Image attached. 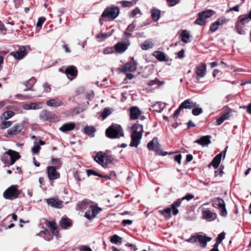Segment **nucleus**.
I'll list each match as a JSON object with an SVG mask.
<instances>
[{"label": "nucleus", "mask_w": 251, "mask_h": 251, "mask_svg": "<svg viewBox=\"0 0 251 251\" xmlns=\"http://www.w3.org/2000/svg\"><path fill=\"white\" fill-rule=\"evenodd\" d=\"M45 20H46L45 18H44L43 17H40L38 19V22H37V24H36L37 26H38V27H41L42 26L43 24L45 21Z\"/></svg>", "instance_id": "obj_56"}, {"label": "nucleus", "mask_w": 251, "mask_h": 251, "mask_svg": "<svg viewBox=\"0 0 251 251\" xmlns=\"http://www.w3.org/2000/svg\"><path fill=\"white\" fill-rule=\"evenodd\" d=\"M105 133L110 138H119L124 136V132L122 126L115 124L112 125L106 130Z\"/></svg>", "instance_id": "obj_4"}, {"label": "nucleus", "mask_w": 251, "mask_h": 251, "mask_svg": "<svg viewBox=\"0 0 251 251\" xmlns=\"http://www.w3.org/2000/svg\"><path fill=\"white\" fill-rule=\"evenodd\" d=\"M105 154V153L102 151L98 152L96 155L94 157V160L99 164L102 165V166H104L105 165L104 164Z\"/></svg>", "instance_id": "obj_22"}, {"label": "nucleus", "mask_w": 251, "mask_h": 251, "mask_svg": "<svg viewBox=\"0 0 251 251\" xmlns=\"http://www.w3.org/2000/svg\"><path fill=\"white\" fill-rule=\"evenodd\" d=\"M113 161V158L110 156L107 155L106 154L104 156V164H105L104 167H106L107 165L109 163H111Z\"/></svg>", "instance_id": "obj_51"}, {"label": "nucleus", "mask_w": 251, "mask_h": 251, "mask_svg": "<svg viewBox=\"0 0 251 251\" xmlns=\"http://www.w3.org/2000/svg\"><path fill=\"white\" fill-rule=\"evenodd\" d=\"M217 22H219V25H222L225 23H226L227 22V20L226 19L222 18L221 19H219L218 20L216 21Z\"/></svg>", "instance_id": "obj_62"}, {"label": "nucleus", "mask_w": 251, "mask_h": 251, "mask_svg": "<svg viewBox=\"0 0 251 251\" xmlns=\"http://www.w3.org/2000/svg\"><path fill=\"white\" fill-rule=\"evenodd\" d=\"M164 107L165 106L164 103L160 102H157L156 103L152 105L153 110L157 112L162 111L164 109Z\"/></svg>", "instance_id": "obj_39"}, {"label": "nucleus", "mask_w": 251, "mask_h": 251, "mask_svg": "<svg viewBox=\"0 0 251 251\" xmlns=\"http://www.w3.org/2000/svg\"><path fill=\"white\" fill-rule=\"evenodd\" d=\"M12 125L10 121H3L0 125V128L4 129L9 127Z\"/></svg>", "instance_id": "obj_52"}, {"label": "nucleus", "mask_w": 251, "mask_h": 251, "mask_svg": "<svg viewBox=\"0 0 251 251\" xmlns=\"http://www.w3.org/2000/svg\"><path fill=\"white\" fill-rule=\"evenodd\" d=\"M119 3L122 4L123 7H130L136 3V1H122Z\"/></svg>", "instance_id": "obj_43"}, {"label": "nucleus", "mask_w": 251, "mask_h": 251, "mask_svg": "<svg viewBox=\"0 0 251 251\" xmlns=\"http://www.w3.org/2000/svg\"><path fill=\"white\" fill-rule=\"evenodd\" d=\"M224 203H225L224 201L222 199H221L219 198H214L212 200V205L215 207L219 208V207L223 205L224 204Z\"/></svg>", "instance_id": "obj_34"}, {"label": "nucleus", "mask_w": 251, "mask_h": 251, "mask_svg": "<svg viewBox=\"0 0 251 251\" xmlns=\"http://www.w3.org/2000/svg\"><path fill=\"white\" fill-rule=\"evenodd\" d=\"M87 176H91V175H94V176H100V177H102V176H101L100 175H99L98 174V173H97L96 172H95V171L92 170H88L87 171Z\"/></svg>", "instance_id": "obj_58"}, {"label": "nucleus", "mask_w": 251, "mask_h": 251, "mask_svg": "<svg viewBox=\"0 0 251 251\" xmlns=\"http://www.w3.org/2000/svg\"><path fill=\"white\" fill-rule=\"evenodd\" d=\"M220 211V214L223 217H226L227 215V211L225 206V203L222 206L219 207Z\"/></svg>", "instance_id": "obj_48"}, {"label": "nucleus", "mask_w": 251, "mask_h": 251, "mask_svg": "<svg viewBox=\"0 0 251 251\" xmlns=\"http://www.w3.org/2000/svg\"><path fill=\"white\" fill-rule=\"evenodd\" d=\"M135 27V25H134V23H132L128 25L127 29L125 32V34L127 37H129L130 36V32L133 31Z\"/></svg>", "instance_id": "obj_42"}, {"label": "nucleus", "mask_w": 251, "mask_h": 251, "mask_svg": "<svg viewBox=\"0 0 251 251\" xmlns=\"http://www.w3.org/2000/svg\"><path fill=\"white\" fill-rule=\"evenodd\" d=\"M141 112L138 107L133 106L130 110V117L131 120L137 119L141 115Z\"/></svg>", "instance_id": "obj_18"}, {"label": "nucleus", "mask_w": 251, "mask_h": 251, "mask_svg": "<svg viewBox=\"0 0 251 251\" xmlns=\"http://www.w3.org/2000/svg\"><path fill=\"white\" fill-rule=\"evenodd\" d=\"M236 29L239 34L242 35L245 34V31L243 29L242 25L241 24H237Z\"/></svg>", "instance_id": "obj_50"}, {"label": "nucleus", "mask_w": 251, "mask_h": 251, "mask_svg": "<svg viewBox=\"0 0 251 251\" xmlns=\"http://www.w3.org/2000/svg\"><path fill=\"white\" fill-rule=\"evenodd\" d=\"M147 147L150 150L154 151L157 152L161 151L160 145L158 142L157 138L155 137L148 144Z\"/></svg>", "instance_id": "obj_14"}, {"label": "nucleus", "mask_w": 251, "mask_h": 251, "mask_svg": "<svg viewBox=\"0 0 251 251\" xmlns=\"http://www.w3.org/2000/svg\"><path fill=\"white\" fill-rule=\"evenodd\" d=\"M137 68V63L134 60L126 63L122 68V71L124 73L133 72Z\"/></svg>", "instance_id": "obj_11"}, {"label": "nucleus", "mask_w": 251, "mask_h": 251, "mask_svg": "<svg viewBox=\"0 0 251 251\" xmlns=\"http://www.w3.org/2000/svg\"><path fill=\"white\" fill-rule=\"evenodd\" d=\"M43 234H45V235L43 236V237L46 240L50 241L52 238L51 236L50 235L49 232L47 229L41 231L38 234V235L40 236H43Z\"/></svg>", "instance_id": "obj_40"}, {"label": "nucleus", "mask_w": 251, "mask_h": 251, "mask_svg": "<svg viewBox=\"0 0 251 251\" xmlns=\"http://www.w3.org/2000/svg\"><path fill=\"white\" fill-rule=\"evenodd\" d=\"M231 110L229 109L228 112L223 114L222 117L225 121L231 116Z\"/></svg>", "instance_id": "obj_60"}, {"label": "nucleus", "mask_w": 251, "mask_h": 251, "mask_svg": "<svg viewBox=\"0 0 251 251\" xmlns=\"http://www.w3.org/2000/svg\"><path fill=\"white\" fill-rule=\"evenodd\" d=\"M153 44L150 41H145L140 45L141 49L143 50H148L153 47Z\"/></svg>", "instance_id": "obj_36"}, {"label": "nucleus", "mask_w": 251, "mask_h": 251, "mask_svg": "<svg viewBox=\"0 0 251 251\" xmlns=\"http://www.w3.org/2000/svg\"><path fill=\"white\" fill-rule=\"evenodd\" d=\"M120 9L118 6L112 5L107 7L103 12L101 17H106L110 20H114L119 15Z\"/></svg>", "instance_id": "obj_5"}, {"label": "nucleus", "mask_w": 251, "mask_h": 251, "mask_svg": "<svg viewBox=\"0 0 251 251\" xmlns=\"http://www.w3.org/2000/svg\"><path fill=\"white\" fill-rule=\"evenodd\" d=\"M206 69V65L205 64H200L196 67V73L197 74L196 78L199 80L201 78L203 77L205 75Z\"/></svg>", "instance_id": "obj_13"}, {"label": "nucleus", "mask_w": 251, "mask_h": 251, "mask_svg": "<svg viewBox=\"0 0 251 251\" xmlns=\"http://www.w3.org/2000/svg\"><path fill=\"white\" fill-rule=\"evenodd\" d=\"M215 14V12L211 9L203 11L199 13V17L197 19L195 23L202 25L205 23L206 19L210 18Z\"/></svg>", "instance_id": "obj_8"}, {"label": "nucleus", "mask_w": 251, "mask_h": 251, "mask_svg": "<svg viewBox=\"0 0 251 251\" xmlns=\"http://www.w3.org/2000/svg\"><path fill=\"white\" fill-rule=\"evenodd\" d=\"M250 18L248 15H245L244 18H242L240 20V23L239 24H241V25H244L246 23H248L250 21Z\"/></svg>", "instance_id": "obj_53"}, {"label": "nucleus", "mask_w": 251, "mask_h": 251, "mask_svg": "<svg viewBox=\"0 0 251 251\" xmlns=\"http://www.w3.org/2000/svg\"><path fill=\"white\" fill-rule=\"evenodd\" d=\"M179 38L184 43L188 42V32L186 30H182L179 31Z\"/></svg>", "instance_id": "obj_31"}, {"label": "nucleus", "mask_w": 251, "mask_h": 251, "mask_svg": "<svg viewBox=\"0 0 251 251\" xmlns=\"http://www.w3.org/2000/svg\"><path fill=\"white\" fill-rule=\"evenodd\" d=\"M180 0H166L169 6L172 7L177 4Z\"/></svg>", "instance_id": "obj_54"}, {"label": "nucleus", "mask_w": 251, "mask_h": 251, "mask_svg": "<svg viewBox=\"0 0 251 251\" xmlns=\"http://www.w3.org/2000/svg\"><path fill=\"white\" fill-rule=\"evenodd\" d=\"M15 97H16V98H19V99H21L22 100H25L30 99V98L27 96H23V95H20V94H17V95H15Z\"/></svg>", "instance_id": "obj_61"}, {"label": "nucleus", "mask_w": 251, "mask_h": 251, "mask_svg": "<svg viewBox=\"0 0 251 251\" xmlns=\"http://www.w3.org/2000/svg\"><path fill=\"white\" fill-rule=\"evenodd\" d=\"M114 52V49L112 47L106 48L103 50V53L108 54L112 53Z\"/></svg>", "instance_id": "obj_55"}, {"label": "nucleus", "mask_w": 251, "mask_h": 251, "mask_svg": "<svg viewBox=\"0 0 251 251\" xmlns=\"http://www.w3.org/2000/svg\"><path fill=\"white\" fill-rule=\"evenodd\" d=\"M219 26L220 25L219 22L216 21L210 25V30L211 32H214L217 29Z\"/></svg>", "instance_id": "obj_47"}, {"label": "nucleus", "mask_w": 251, "mask_h": 251, "mask_svg": "<svg viewBox=\"0 0 251 251\" xmlns=\"http://www.w3.org/2000/svg\"><path fill=\"white\" fill-rule=\"evenodd\" d=\"M42 103L31 102L30 103L25 104L23 105V108L25 110H36L41 108Z\"/></svg>", "instance_id": "obj_17"}, {"label": "nucleus", "mask_w": 251, "mask_h": 251, "mask_svg": "<svg viewBox=\"0 0 251 251\" xmlns=\"http://www.w3.org/2000/svg\"><path fill=\"white\" fill-rule=\"evenodd\" d=\"M47 105L50 107H57L62 105V102L59 99H54L48 100Z\"/></svg>", "instance_id": "obj_29"}, {"label": "nucleus", "mask_w": 251, "mask_h": 251, "mask_svg": "<svg viewBox=\"0 0 251 251\" xmlns=\"http://www.w3.org/2000/svg\"><path fill=\"white\" fill-rule=\"evenodd\" d=\"M157 83H159L158 86H160V85H161L162 84H163V82H159L158 80H157L156 78H155V79H153V80H151V81H149V82L147 83V84H148L149 85H150V86L153 85H154V84H157Z\"/></svg>", "instance_id": "obj_57"}, {"label": "nucleus", "mask_w": 251, "mask_h": 251, "mask_svg": "<svg viewBox=\"0 0 251 251\" xmlns=\"http://www.w3.org/2000/svg\"><path fill=\"white\" fill-rule=\"evenodd\" d=\"M14 115V113L12 111H8L4 112L1 117H3V118L6 120L12 117Z\"/></svg>", "instance_id": "obj_46"}, {"label": "nucleus", "mask_w": 251, "mask_h": 251, "mask_svg": "<svg viewBox=\"0 0 251 251\" xmlns=\"http://www.w3.org/2000/svg\"><path fill=\"white\" fill-rule=\"evenodd\" d=\"M75 127V124L73 123H67L63 124L60 128L59 130L62 132H67L73 130Z\"/></svg>", "instance_id": "obj_25"}, {"label": "nucleus", "mask_w": 251, "mask_h": 251, "mask_svg": "<svg viewBox=\"0 0 251 251\" xmlns=\"http://www.w3.org/2000/svg\"><path fill=\"white\" fill-rule=\"evenodd\" d=\"M84 131L87 134L91 135L96 131V130L93 126H87L84 127Z\"/></svg>", "instance_id": "obj_44"}, {"label": "nucleus", "mask_w": 251, "mask_h": 251, "mask_svg": "<svg viewBox=\"0 0 251 251\" xmlns=\"http://www.w3.org/2000/svg\"><path fill=\"white\" fill-rule=\"evenodd\" d=\"M20 192L16 185H12L8 188L3 193V196L6 199L13 200L18 198Z\"/></svg>", "instance_id": "obj_7"}, {"label": "nucleus", "mask_w": 251, "mask_h": 251, "mask_svg": "<svg viewBox=\"0 0 251 251\" xmlns=\"http://www.w3.org/2000/svg\"><path fill=\"white\" fill-rule=\"evenodd\" d=\"M187 109L188 108V100H184L179 106V107L175 111L173 116L174 118H177L179 115V113L183 109Z\"/></svg>", "instance_id": "obj_24"}, {"label": "nucleus", "mask_w": 251, "mask_h": 251, "mask_svg": "<svg viewBox=\"0 0 251 251\" xmlns=\"http://www.w3.org/2000/svg\"><path fill=\"white\" fill-rule=\"evenodd\" d=\"M211 240V238L201 235H193L189 238V242L195 243L198 242L201 247L204 248L207 243Z\"/></svg>", "instance_id": "obj_6"}, {"label": "nucleus", "mask_w": 251, "mask_h": 251, "mask_svg": "<svg viewBox=\"0 0 251 251\" xmlns=\"http://www.w3.org/2000/svg\"><path fill=\"white\" fill-rule=\"evenodd\" d=\"M20 157L18 152L9 150L3 154L1 160L5 166H9L13 165Z\"/></svg>", "instance_id": "obj_3"}, {"label": "nucleus", "mask_w": 251, "mask_h": 251, "mask_svg": "<svg viewBox=\"0 0 251 251\" xmlns=\"http://www.w3.org/2000/svg\"><path fill=\"white\" fill-rule=\"evenodd\" d=\"M202 215L204 219L208 221L214 220L216 218V214L212 212L209 210H204L202 211Z\"/></svg>", "instance_id": "obj_23"}, {"label": "nucleus", "mask_w": 251, "mask_h": 251, "mask_svg": "<svg viewBox=\"0 0 251 251\" xmlns=\"http://www.w3.org/2000/svg\"><path fill=\"white\" fill-rule=\"evenodd\" d=\"M113 31L114 30H112V31L110 32L101 33L100 34L97 35L96 37L98 39H100V41H102L103 39H105L108 38V37L110 36L112 34Z\"/></svg>", "instance_id": "obj_41"}, {"label": "nucleus", "mask_w": 251, "mask_h": 251, "mask_svg": "<svg viewBox=\"0 0 251 251\" xmlns=\"http://www.w3.org/2000/svg\"><path fill=\"white\" fill-rule=\"evenodd\" d=\"M51 164L53 167H55L56 169H59L62 165V162L59 158H52L51 159Z\"/></svg>", "instance_id": "obj_38"}, {"label": "nucleus", "mask_w": 251, "mask_h": 251, "mask_svg": "<svg viewBox=\"0 0 251 251\" xmlns=\"http://www.w3.org/2000/svg\"><path fill=\"white\" fill-rule=\"evenodd\" d=\"M26 53L25 48L23 46L20 47L17 51L11 52V55L17 59H21Z\"/></svg>", "instance_id": "obj_15"}, {"label": "nucleus", "mask_w": 251, "mask_h": 251, "mask_svg": "<svg viewBox=\"0 0 251 251\" xmlns=\"http://www.w3.org/2000/svg\"><path fill=\"white\" fill-rule=\"evenodd\" d=\"M111 113V110L109 108H105L101 113V116L103 119H105Z\"/></svg>", "instance_id": "obj_49"}, {"label": "nucleus", "mask_w": 251, "mask_h": 251, "mask_svg": "<svg viewBox=\"0 0 251 251\" xmlns=\"http://www.w3.org/2000/svg\"><path fill=\"white\" fill-rule=\"evenodd\" d=\"M128 46L127 43H118L115 45V49L117 52L121 53L126 51Z\"/></svg>", "instance_id": "obj_21"}, {"label": "nucleus", "mask_w": 251, "mask_h": 251, "mask_svg": "<svg viewBox=\"0 0 251 251\" xmlns=\"http://www.w3.org/2000/svg\"><path fill=\"white\" fill-rule=\"evenodd\" d=\"M153 54L159 61H163L165 60L166 56L163 52L156 51L154 52Z\"/></svg>", "instance_id": "obj_37"}, {"label": "nucleus", "mask_w": 251, "mask_h": 251, "mask_svg": "<svg viewBox=\"0 0 251 251\" xmlns=\"http://www.w3.org/2000/svg\"><path fill=\"white\" fill-rule=\"evenodd\" d=\"M210 137L209 136H204L201 137L199 140H198L196 142L200 144L202 146H207L210 143Z\"/></svg>", "instance_id": "obj_27"}, {"label": "nucleus", "mask_w": 251, "mask_h": 251, "mask_svg": "<svg viewBox=\"0 0 251 251\" xmlns=\"http://www.w3.org/2000/svg\"><path fill=\"white\" fill-rule=\"evenodd\" d=\"M39 117L43 121H48L50 117V112L46 110H42L40 113Z\"/></svg>", "instance_id": "obj_35"}, {"label": "nucleus", "mask_w": 251, "mask_h": 251, "mask_svg": "<svg viewBox=\"0 0 251 251\" xmlns=\"http://www.w3.org/2000/svg\"><path fill=\"white\" fill-rule=\"evenodd\" d=\"M46 201L48 205L55 208H60L62 206V201L55 199H48Z\"/></svg>", "instance_id": "obj_19"}, {"label": "nucleus", "mask_w": 251, "mask_h": 251, "mask_svg": "<svg viewBox=\"0 0 251 251\" xmlns=\"http://www.w3.org/2000/svg\"><path fill=\"white\" fill-rule=\"evenodd\" d=\"M222 157V153L221 152L217 155L212 160L210 164V165L213 166L215 168L218 167Z\"/></svg>", "instance_id": "obj_28"}, {"label": "nucleus", "mask_w": 251, "mask_h": 251, "mask_svg": "<svg viewBox=\"0 0 251 251\" xmlns=\"http://www.w3.org/2000/svg\"><path fill=\"white\" fill-rule=\"evenodd\" d=\"M151 15L153 21L157 22L160 18L161 11L158 9L153 8L151 10Z\"/></svg>", "instance_id": "obj_30"}, {"label": "nucleus", "mask_w": 251, "mask_h": 251, "mask_svg": "<svg viewBox=\"0 0 251 251\" xmlns=\"http://www.w3.org/2000/svg\"><path fill=\"white\" fill-rule=\"evenodd\" d=\"M131 147H137L140 143L143 132V126L139 124H135L131 127Z\"/></svg>", "instance_id": "obj_1"}, {"label": "nucleus", "mask_w": 251, "mask_h": 251, "mask_svg": "<svg viewBox=\"0 0 251 251\" xmlns=\"http://www.w3.org/2000/svg\"><path fill=\"white\" fill-rule=\"evenodd\" d=\"M189 109H192V113L194 116H198L202 112V108L199 107L196 103L190 101Z\"/></svg>", "instance_id": "obj_16"}, {"label": "nucleus", "mask_w": 251, "mask_h": 251, "mask_svg": "<svg viewBox=\"0 0 251 251\" xmlns=\"http://www.w3.org/2000/svg\"><path fill=\"white\" fill-rule=\"evenodd\" d=\"M72 225L71 221L70 219L63 218H62L60 221V226L63 228H67L69 226H70Z\"/></svg>", "instance_id": "obj_32"}, {"label": "nucleus", "mask_w": 251, "mask_h": 251, "mask_svg": "<svg viewBox=\"0 0 251 251\" xmlns=\"http://www.w3.org/2000/svg\"><path fill=\"white\" fill-rule=\"evenodd\" d=\"M101 209L94 205H90L85 213L84 216L89 220L95 218Z\"/></svg>", "instance_id": "obj_10"}, {"label": "nucleus", "mask_w": 251, "mask_h": 251, "mask_svg": "<svg viewBox=\"0 0 251 251\" xmlns=\"http://www.w3.org/2000/svg\"><path fill=\"white\" fill-rule=\"evenodd\" d=\"M184 200H188V194L186 195L181 199H179L173 203L171 205V207H168L163 210L160 211V213L167 219H170L171 218V212L172 210L173 211V215H176L178 213V210L177 209V207L180 205L182 201Z\"/></svg>", "instance_id": "obj_2"}, {"label": "nucleus", "mask_w": 251, "mask_h": 251, "mask_svg": "<svg viewBox=\"0 0 251 251\" xmlns=\"http://www.w3.org/2000/svg\"><path fill=\"white\" fill-rule=\"evenodd\" d=\"M55 167L50 166L47 168L48 176L50 180H55L60 177V174L57 172Z\"/></svg>", "instance_id": "obj_12"}, {"label": "nucleus", "mask_w": 251, "mask_h": 251, "mask_svg": "<svg viewBox=\"0 0 251 251\" xmlns=\"http://www.w3.org/2000/svg\"><path fill=\"white\" fill-rule=\"evenodd\" d=\"M43 87L44 88V91L48 93L50 91V88L49 84H48L47 83H45L43 85Z\"/></svg>", "instance_id": "obj_63"}, {"label": "nucleus", "mask_w": 251, "mask_h": 251, "mask_svg": "<svg viewBox=\"0 0 251 251\" xmlns=\"http://www.w3.org/2000/svg\"><path fill=\"white\" fill-rule=\"evenodd\" d=\"M225 233L224 232L221 233L218 235L217 238L216 243L214 244L213 248L210 251H219L218 250L219 245L225 239Z\"/></svg>", "instance_id": "obj_26"}, {"label": "nucleus", "mask_w": 251, "mask_h": 251, "mask_svg": "<svg viewBox=\"0 0 251 251\" xmlns=\"http://www.w3.org/2000/svg\"><path fill=\"white\" fill-rule=\"evenodd\" d=\"M24 129V126L23 124H16L13 127L7 130V133L5 134V137L10 138L13 135L23 132V130Z\"/></svg>", "instance_id": "obj_9"}, {"label": "nucleus", "mask_w": 251, "mask_h": 251, "mask_svg": "<svg viewBox=\"0 0 251 251\" xmlns=\"http://www.w3.org/2000/svg\"><path fill=\"white\" fill-rule=\"evenodd\" d=\"M48 226L50 227L52 234L54 236H57L58 234V231L57 229L55 223L53 222H50L48 223Z\"/></svg>", "instance_id": "obj_33"}, {"label": "nucleus", "mask_w": 251, "mask_h": 251, "mask_svg": "<svg viewBox=\"0 0 251 251\" xmlns=\"http://www.w3.org/2000/svg\"><path fill=\"white\" fill-rule=\"evenodd\" d=\"M122 238L118 235L115 234L111 236L110 241L111 243L117 244L121 243Z\"/></svg>", "instance_id": "obj_45"}, {"label": "nucleus", "mask_w": 251, "mask_h": 251, "mask_svg": "<svg viewBox=\"0 0 251 251\" xmlns=\"http://www.w3.org/2000/svg\"><path fill=\"white\" fill-rule=\"evenodd\" d=\"M80 250L81 251H93L90 248L85 246H82Z\"/></svg>", "instance_id": "obj_64"}, {"label": "nucleus", "mask_w": 251, "mask_h": 251, "mask_svg": "<svg viewBox=\"0 0 251 251\" xmlns=\"http://www.w3.org/2000/svg\"><path fill=\"white\" fill-rule=\"evenodd\" d=\"M65 73L68 75V77L70 79V77H74L77 75V71L75 67L71 66L65 69Z\"/></svg>", "instance_id": "obj_20"}, {"label": "nucleus", "mask_w": 251, "mask_h": 251, "mask_svg": "<svg viewBox=\"0 0 251 251\" xmlns=\"http://www.w3.org/2000/svg\"><path fill=\"white\" fill-rule=\"evenodd\" d=\"M40 150V147L39 145L36 144L31 149V151L33 153H37Z\"/></svg>", "instance_id": "obj_59"}]
</instances>
